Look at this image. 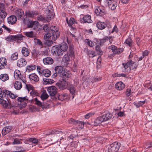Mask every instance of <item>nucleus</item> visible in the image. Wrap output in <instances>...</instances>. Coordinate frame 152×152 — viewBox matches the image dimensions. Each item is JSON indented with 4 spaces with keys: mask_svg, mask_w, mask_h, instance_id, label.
I'll use <instances>...</instances> for the list:
<instances>
[{
    "mask_svg": "<svg viewBox=\"0 0 152 152\" xmlns=\"http://www.w3.org/2000/svg\"><path fill=\"white\" fill-rule=\"evenodd\" d=\"M24 34L27 37H34V33L32 31L29 32H25Z\"/></svg>",
    "mask_w": 152,
    "mask_h": 152,
    "instance_id": "nucleus-48",
    "label": "nucleus"
},
{
    "mask_svg": "<svg viewBox=\"0 0 152 152\" xmlns=\"http://www.w3.org/2000/svg\"><path fill=\"white\" fill-rule=\"evenodd\" d=\"M66 21L69 26H70L74 23L75 22V19L73 18H71L69 21L68 18H66Z\"/></svg>",
    "mask_w": 152,
    "mask_h": 152,
    "instance_id": "nucleus-43",
    "label": "nucleus"
},
{
    "mask_svg": "<svg viewBox=\"0 0 152 152\" xmlns=\"http://www.w3.org/2000/svg\"><path fill=\"white\" fill-rule=\"evenodd\" d=\"M54 81L53 80L49 79H48L43 78V83L44 84H51L53 83Z\"/></svg>",
    "mask_w": 152,
    "mask_h": 152,
    "instance_id": "nucleus-41",
    "label": "nucleus"
},
{
    "mask_svg": "<svg viewBox=\"0 0 152 152\" xmlns=\"http://www.w3.org/2000/svg\"><path fill=\"white\" fill-rule=\"evenodd\" d=\"M66 81L65 80H61L59 82L56 83V85L59 88L61 89H64L66 88Z\"/></svg>",
    "mask_w": 152,
    "mask_h": 152,
    "instance_id": "nucleus-17",
    "label": "nucleus"
},
{
    "mask_svg": "<svg viewBox=\"0 0 152 152\" xmlns=\"http://www.w3.org/2000/svg\"><path fill=\"white\" fill-rule=\"evenodd\" d=\"M21 75L20 71H15L14 73V76L15 78L17 77L19 78L21 76Z\"/></svg>",
    "mask_w": 152,
    "mask_h": 152,
    "instance_id": "nucleus-54",
    "label": "nucleus"
},
{
    "mask_svg": "<svg viewBox=\"0 0 152 152\" xmlns=\"http://www.w3.org/2000/svg\"><path fill=\"white\" fill-rule=\"evenodd\" d=\"M120 146V144L119 143L115 142L109 145L108 148V151L117 152Z\"/></svg>",
    "mask_w": 152,
    "mask_h": 152,
    "instance_id": "nucleus-3",
    "label": "nucleus"
},
{
    "mask_svg": "<svg viewBox=\"0 0 152 152\" xmlns=\"http://www.w3.org/2000/svg\"><path fill=\"white\" fill-rule=\"evenodd\" d=\"M12 129L11 126H7L4 127L2 131V134L3 135H5L10 132Z\"/></svg>",
    "mask_w": 152,
    "mask_h": 152,
    "instance_id": "nucleus-22",
    "label": "nucleus"
},
{
    "mask_svg": "<svg viewBox=\"0 0 152 152\" xmlns=\"http://www.w3.org/2000/svg\"><path fill=\"white\" fill-rule=\"evenodd\" d=\"M45 41L46 42H45V44L48 46H51L53 42V41L51 40H48Z\"/></svg>",
    "mask_w": 152,
    "mask_h": 152,
    "instance_id": "nucleus-55",
    "label": "nucleus"
},
{
    "mask_svg": "<svg viewBox=\"0 0 152 152\" xmlns=\"http://www.w3.org/2000/svg\"><path fill=\"white\" fill-rule=\"evenodd\" d=\"M37 18L39 21H42L45 23L48 21L46 18L44 17L42 15H38Z\"/></svg>",
    "mask_w": 152,
    "mask_h": 152,
    "instance_id": "nucleus-40",
    "label": "nucleus"
},
{
    "mask_svg": "<svg viewBox=\"0 0 152 152\" xmlns=\"http://www.w3.org/2000/svg\"><path fill=\"white\" fill-rule=\"evenodd\" d=\"M15 88L17 90H20L22 87L21 82L18 81H16L14 84Z\"/></svg>",
    "mask_w": 152,
    "mask_h": 152,
    "instance_id": "nucleus-31",
    "label": "nucleus"
},
{
    "mask_svg": "<svg viewBox=\"0 0 152 152\" xmlns=\"http://www.w3.org/2000/svg\"><path fill=\"white\" fill-rule=\"evenodd\" d=\"M8 23L10 24H13L15 23L17 20L16 17L15 15H12L7 19Z\"/></svg>",
    "mask_w": 152,
    "mask_h": 152,
    "instance_id": "nucleus-20",
    "label": "nucleus"
},
{
    "mask_svg": "<svg viewBox=\"0 0 152 152\" xmlns=\"http://www.w3.org/2000/svg\"><path fill=\"white\" fill-rule=\"evenodd\" d=\"M27 64V62L24 58L19 59L17 61V65L19 67H21L25 66Z\"/></svg>",
    "mask_w": 152,
    "mask_h": 152,
    "instance_id": "nucleus-18",
    "label": "nucleus"
},
{
    "mask_svg": "<svg viewBox=\"0 0 152 152\" xmlns=\"http://www.w3.org/2000/svg\"><path fill=\"white\" fill-rule=\"evenodd\" d=\"M48 96L47 94L43 93L41 95V98L42 100H44L47 99L48 98Z\"/></svg>",
    "mask_w": 152,
    "mask_h": 152,
    "instance_id": "nucleus-52",
    "label": "nucleus"
},
{
    "mask_svg": "<svg viewBox=\"0 0 152 152\" xmlns=\"http://www.w3.org/2000/svg\"><path fill=\"white\" fill-rule=\"evenodd\" d=\"M14 36V41L16 40H21L23 39V36L20 34H18Z\"/></svg>",
    "mask_w": 152,
    "mask_h": 152,
    "instance_id": "nucleus-46",
    "label": "nucleus"
},
{
    "mask_svg": "<svg viewBox=\"0 0 152 152\" xmlns=\"http://www.w3.org/2000/svg\"><path fill=\"white\" fill-rule=\"evenodd\" d=\"M131 62L130 60L128 61L126 63H123V67L124 68L122 69V71L124 72H126L130 71Z\"/></svg>",
    "mask_w": 152,
    "mask_h": 152,
    "instance_id": "nucleus-9",
    "label": "nucleus"
},
{
    "mask_svg": "<svg viewBox=\"0 0 152 152\" xmlns=\"http://www.w3.org/2000/svg\"><path fill=\"white\" fill-rule=\"evenodd\" d=\"M29 78L31 80H33L35 82H37L39 80L38 77L34 73L29 75Z\"/></svg>",
    "mask_w": 152,
    "mask_h": 152,
    "instance_id": "nucleus-27",
    "label": "nucleus"
},
{
    "mask_svg": "<svg viewBox=\"0 0 152 152\" xmlns=\"http://www.w3.org/2000/svg\"><path fill=\"white\" fill-rule=\"evenodd\" d=\"M131 89L130 88H128L127 89L126 92V94L127 96L131 95Z\"/></svg>",
    "mask_w": 152,
    "mask_h": 152,
    "instance_id": "nucleus-63",
    "label": "nucleus"
},
{
    "mask_svg": "<svg viewBox=\"0 0 152 152\" xmlns=\"http://www.w3.org/2000/svg\"><path fill=\"white\" fill-rule=\"evenodd\" d=\"M96 50L98 53L99 55H102V51L100 49V46L99 45H97L96 47Z\"/></svg>",
    "mask_w": 152,
    "mask_h": 152,
    "instance_id": "nucleus-51",
    "label": "nucleus"
},
{
    "mask_svg": "<svg viewBox=\"0 0 152 152\" xmlns=\"http://www.w3.org/2000/svg\"><path fill=\"white\" fill-rule=\"evenodd\" d=\"M81 23H90L92 22V20H91V16L89 15H87L84 16L82 19L80 20Z\"/></svg>",
    "mask_w": 152,
    "mask_h": 152,
    "instance_id": "nucleus-10",
    "label": "nucleus"
},
{
    "mask_svg": "<svg viewBox=\"0 0 152 152\" xmlns=\"http://www.w3.org/2000/svg\"><path fill=\"white\" fill-rule=\"evenodd\" d=\"M48 54V51L46 50H44L43 51H40V55L45 56Z\"/></svg>",
    "mask_w": 152,
    "mask_h": 152,
    "instance_id": "nucleus-62",
    "label": "nucleus"
},
{
    "mask_svg": "<svg viewBox=\"0 0 152 152\" xmlns=\"http://www.w3.org/2000/svg\"><path fill=\"white\" fill-rule=\"evenodd\" d=\"M55 70L56 73L61 74L64 71V68L61 66H57L55 67Z\"/></svg>",
    "mask_w": 152,
    "mask_h": 152,
    "instance_id": "nucleus-36",
    "label": "nucleus"
},
{
    "mask_svg": "<svg viewBox=\"0 0 152 152\" xmlns=\"http://www.w3.org/2000/svg\"><path fill=\"white\" fill-rule=\"evenodd\" d=\"M69 123L70 124L78 126V127H77V129H82L84 127V123L83 122L78 121L73 118H70L69 120Z\"/></svg>",
    "mask_w": 152,
    "mask_h": 152,
    "instance_id": "nucleus-5",
    "label": "nucleus"
},
{
    "mask_svg": "<svg viewBox=\"0 0 152 152\" xmlns=\"http://www.w3.org/2000/svg\"><path fill=\"white\" fill-rule=\"evenodd\" d=\"M6 39L8 41H14V36L12 35L9 36L7 37Z\"/></svg>",
    "mask_w": 152,
    "mask_h": 152,
    "instance_id": "nucleus-57",
    "label": "nucleus"
},
{
    "mask_svg": "<svg viewBox=\"0 0 152 152\" xmlns=\"http://www.w3.org/2000/svg\"><path fill=\"white\" fill-rule=\"evenodd\" d=\"M38 14V12L36 11H28L25 12L26 16L29 17H33Z\"/></svg>",
    "mask_w": 152,
    "mask_h": 152,
    "instance_id": "nucleus-19",
    "label": "nucleus"
},
{
    "mask_svg": "<svg viewBox=\"0 0 152 152\" xmlns=\"http://www.w3.org/2000/svg\"><path fill=\"white\" fill-rule=\"evenodd\" d=\"M36 66L34 65H31L30 66H28L27 68V70L29 71H32L35 69Z\"/></svg>",
    "mask_w": 152,
    "mask_h": 152,
    "instance_id": "nucleus-50",
    "label": "nucleus"
},
{
    "mask_svg": "<svg viewBox=\"0 0 152 152\" xmlns=\"http://www.w3.org/2000/svg\"><path fill=\"white\" fill-rule=\"evenodd\" d=\"M104 121L102 118L101 116L99 117L96 119L94 122V125L95 126H97Z\"/></svg>",
    "mask_w": 152,
    "mask_h": 152,
    "instance_id": "nucleus-26",
    "label": "nucleus"
},
{
    "mask_svg": "<svg viewBox=\"0 0 152 152\" xmlns=\"http://www.w3.org/2000/svg\"><path fill=\"white\" fill-rule=\"evenodd\" d=\"M59 47L63 52H64L68 49V46L66 43L64 42L62 43Z\"/></svg>",
    "mask_w": 152,
    "mask_h": 152,
    "instance_id": "nucleus-28",
    "label": "nucleus"
},
{
    "mask_svg": "<svg viewBox=\"0 0 152 152\" xmlns=\"http://www.w3.org/2000/svg\"><path fill=\"white\" fill-rule=\"evenodd\" d=\"M22 53L23 55L25 56H28L30 53L29 50L26 47L23 48Z\"/></svg>",
    "mask_w": 152,
    "mask_h": 152,
    "instance_id": "nucleus-30",
    "label": "nucleus"
},
{
    "mask_svg": "<svg viewBox=\"0 0 152 152\" xmlns=\"http://www.w3.org/2000/svg\"><path fill=\"white\" fill-rule=\"evenodd\" d=\"M115 87L117 90H121L124 87V85L122 82L120 81L115 84Z\"/></svg>",
    "mask_w": 152,
    "mask_h": 152,
    "instance_id": "nucleus-24",
    "label": "nucleus"
},
{
    "mask_svg": "<svg viewBox=\"0 0 152 152\" xmlns=\"http://www.w3.org/2000/svg\"><path fill=\"white\" fill-rule=\"evenodd\" d=\"M68 88L70 92L73 95L75 93L76 89L72 85H69Z\"/></svg>",
    "mask_w": 152,
    "mask_h": 152,
    "instance_id": "nucleus-35",
    "label": "nucleus"
},
{
    "mask_svg": "<svg viewBox=\"0 0 152 152\" xmlns=\"http://www.w3.org/2000/svg\"><path fill=\"white\" fill-rule=\"evenodd\" d=\"M96 26L98 29L102 30L104 29L107 26L106 23L98 21L97 23Z\"/></svg>",
    "mask_w": 152,
    "mask_h": 152,
    "instance_id": "nucleus-13",
    "label": "nucleus"
},
{
    "mask_svg": "<svg viewBox=\"0 0 152 152\" xmlns=\"http://www.w3.org/2000/svg\"><path fill=\"white\" fill-rule=\"evenodd\" d=\"M40 51L36 50L34 49L32 52V54L34 56H37L40 55Z\"/></svg>",
    "mask_w": 152,
    "mask_h": 152,
    "instance_id": "nucleus-58",
    "label": "nucleus"
},
{
    "mask_svg": "<svg viewBox=\"0 0 152 152\" xmlns=\"http://www.w3.org/2000/svg\"><path fill=\"white\" fill-rule=\"evenodd\" d=\"M84 42L90 47H93L94 45V43L88 39H85Z\"/></svg>",
    "mask_w": 152,
    "mask_h": 152,
    "instance_id": "nucleus-42",
    "label": "nucleus"
},
{
    "mask_svg": "<svg viewBox=\"0 0 152 152\" xmlns=\"http://www.w3.org/2000/svg\"><path fill=\"white\" fill-rule=\"evenodd\" d=\"M70 58V55L65 54L63 58V60L66 64H68Z\"/></svg>",
    "mask_w": 152,
    "mask_h": 152,
    "instance_id": "nucleus-39",
    "label": "nucleus"
},
{
    "mask_svg": "<svg viewBox=\"0 0 152 152\" xmlns=\"http://www.w3.org/2000/svg\"><path fill=\"white\" fill-rule=\"evenodd\" d=\"M112 115L109 112H107L105 114L102 115L101 117L102 118L104 121H106L111 118Z\"/></svg>",
    "mask_w": 152,
    "mask_h": 152,
    "instance_id": "nucleus-21",
    "label": "nucleus"
},
{
    "mask_svg": "<svg viewBox=\"0 0 152 152\" xmlns=\"http://www.w3.org/2000/svg\"><path fill=\"white\" fill-rule=\"evenodd\" d=\"M87 54L90 57H93L95 55H94V52L91 51L89 50H87Z\"/></svg>",
    "mask_w": 152,
    "mask_h": 152,
    "instance_id": "nucleus-47",
    "label": "nucleus"
},
{
    "mask_svg": "<svg viewBox=\"0 0 152 152\" xmlns=\"http://www.w3.org/2000/svg\"><path fill=\"white\" fill-rule=\"evenodd\" d=\"M68 96V94L66 93L58 95V99L63 101L64 99H66Z\"/></svg>",
    "mask_w": 152,
    "mask_h": 152,
    "instance_id": "nucleus-38",
    "label": "nucleus"
},
{
    "mask_svg": "<svg viewBox=\"0 0 152 152\" xmlns=\"http://www.w3.org/2000/svg\"><path fill=\"white\" fill-rule=\"evenodd\" d=\"M7 61L5 57L0 58V70L4 69L7 66Z\"/></svg>",
    "mask_w": 152,
    "mask_h": 152,
    "instance_id": "nucleus-8",
    "label": "nucleus"
},
{
    "mask_svg": "<svg viewBox=\"0 0 152 152\" xmlns=\"http://www.w3.org/2000/svg\"><path fill=\"white\" fill-rule=\"evenodd\" d=\"M32 101L34 104L37 105L39 107H42L43 105L42 102L37 97L33 99Z\"/></svg>",
    "mask_w": 152,
    "mask_h": 152,
    "instance_id": "nucleus-37",
    "label": "nucleus"
},
{
    "mask_svg": "<svg viewBox=\"0 0 152 152\" xmlns=\"http://www.w3.org/2000/svg\"><path fill=\"white\" fill-rule=\"evenodd\" d=\"M28 140L33 143H37L38 142V140L35 138H30L28 139Z\"/></svg>",
    "mask_w": 152,
    "mask_h": 152,
    "instance_id": "nucleus-49",
    "label": "nucleus"
},
{
    "mask_svg": "<svg viewBox=\"0 0 152 152\" xmlns=\"http://www.w3.org/2000/svg\"><path fill=\"white\" fill-rule=\"evenodd\" d=\"M43 63L45 64H51L53 62V59L50 57H46L43 60Z\"/></svg>",
    "mask_w": 152,
    "mask_h": 152,
    "instance_id": "nucleus-23",
    "label": "nucleus"
},
{
    "mask_svg": "<svg viewBox=\"0 0 152 152\" xmlns=\"http://www.w3.org/2000/svg\"><path fill=\"white\" fill-rule=\"evenodd\" d=\"M71 76V73L69 72L64 71L61 74V76L62 78V80H68Z\"/></svg>",
    "mask_w": 152,
    "mask_h": 152,
    "instance_id": "nucleus-12",
    "label": "nucleus"
},
{
    "mask_svg": "<svg viewBox=\"0 0 152 152\" xmlns=\"http://www.w3.org/2000/svg\"><path fill=\"white\" fill-rule=\"evenodd\" d=\"M7 13L6 10H0V18L2 20L5 18L7 15Z\"/></svg>",
    "mask_w": 152,
    "mask_h": 152,
    "instance_id": "nucleus-34",
    "label": "nucleus"
},
{
    "mask_svg": "<svg viewBox=\"0 0 152 152\" xmlns=\"http://www.w3.org/2000/svg\"><path fill=\"white\" fill-rule=\"evenodd\" d=\"M102 79V77H94L92 79V80L93 82H98L101 80Z\"/></svg>",
    "mask_w": 152,
    "mask_h": 152,
    "instance_id": "nucleus-64",
    "label": "nucleus"
},
{
    "mask_svg": "<svg viewBox=\"0 0 152 152\" xmlns=\"http://www.w3.org/2000/svg\"><path fill=\"white\" fill-rule=\"evenodd\" d=\"M18 58V54L17 53H15L12 54L11 56V59L15 60Z\"/></svg>",
    "mask_w": 152,
    "mask_h": 152,
    "instance_id": "nucleus-53",
    "label": "nucleus"
},
{
    "mask_svg": "<svg viewBox=\"0 0 152 152\" xmlns=\"http://www.w3.org/2000/svg\"><path fill=\"white\" fill-rule=\"evenodd\" d=\"M57 88L54 86H51L48 87L47 91L50 96H54L57 93Z\"/></svg>",
    "mask_w": 152,
    "mask_h": 152,
    "instance_id": "nucleus-7",
    "label": "nucleus"
},
{
    "mask_svg": "<svg viewBox=\"0 0 152 152\" xmlns=\"http://www.w3.org/2000/svg\"><path fill=\"white\" fill-rule=\"evenodd\" d=\"M108 48L112 50L113 53L114 54H120L124 50L123 48H118L116 46L114 45H112L109 46Z\"/></svg>",
    "mask_w": 152,
    "mask_h": 152,
    "instance_id": "nucleus-6",
    "label": "nucleus"
},
{
    "mask_svg": "<svg viewBox=\"0 0 152 152\" xmlns=\"http://www.w3.org/2000/svg\"><path fill=\"white\" fill-rule=\"evenodd\" d=\"M9 77L7 74H2L0 75V79L3 81H5L9 79Z\"/></svg>",
    "mask_w": 152,
    "mask_h": 152,
    "instance_id": "nucleus-33",
    "label": "nucleus"
},
{
    "mask_svg": "<svg viewBox=\"0 0 152 152\" xmlns=\"http://www.w3.org/2000/svg\"><path fill=\"white\" fill-rule=\"evenodd\" d=\"M125 43L127 44L130 47H132V41L130 38H128L125 41Z\"/></svg>",
    "mask_w": 152,
    "mask_h": 152,
    "instance_id": "nucleus-44",
    "label": "nucleus"
},
{
    "mask_svg": "<svg viewBox=\"0 0 152 152\" xmlns=\"http://www.w3.org/2000/svg\"><path fill=\"white\" fill-rule=\"evenodd\" d=\"M41 73L42 74L46 77H49L51 74L50 71L48 69H44L42 71V72Z\"/></svg>",
    "mask_w": 152,
    "mask_h": 152,
    "instance_id": "nucleus-32",
    "label": "nucleus"
},
{
    "mask_svg": "<svg viewBox=\"0 0 152 152\" xmlns=\"http://www.w3.org/2000/svg\"><path fill=\"white\" fill-rule=\"evenodd\" d=\"M15 14L18 19H22L24 16V12L21 9L16 10L15 12Z\"/></svg>",
    "mask_w": 152,
    "mask_h": 152,
    "instance_id": "nucleus-11",
    "label": "nucleus"
},
{
    "mask_svg": "<svg viewBox=\"0 0 152 152\" xmlns=\"http://www.w3.org/2000/svg\"><path fill=\"white\" fill-rule=\"evenodd\" d=\"M51 36V35L50 33H48L44 35V39L45 40H49V38H50Z\"/></svg>",
    "mask_w": 152,
    "mask_h": 152,
    "instance_id": "nucleus-56",
    "label": "nucleus"
},
{
    "mask_svg": "<svg viewBox=\"0 0 152 152\" xmlns=\"http://www.w3.org/2000/svg\"><path fill=\"white\" fill-rule=\"evenodd\" d=\"M104 121L102 118L101 116L99 117L96 119L94 122V125L95 126H97Z\"/></svg>",
    "mask_w": 152,
    "mask_h": 152,
    "instance_id": "nucleus-25",
    "label": "nucleus"
},
{
    "mask_svg": "<svg viewBox=\"0 0 152 152\" xmlns=\"http://www.w3.org/2000/svg\"><path fill=\"white\" fill-rule=\"evenodd\" d=\"M104 11L105 10L103 9L100 7H98L95 9L94 12L97 15L102 16L104 15Z\"/></svg>",
    "mask_w": 152,
    "mask_h": 152,
    "instance_id": "nucleus-15",
    "label": "nucleus"
},
{
    "mask_svg": "<svg viewBox=\"0 0 152 152\" xmlns=\"http://www.w3.org/2000/svg\"><path fill=\"white\" fill-rule=\"evenodd\" d=\"M54 53L55 55L60 56L63 55V51L59 47H54L53 48Z\"/></svg>",
    "mask_w": 152,
    "mask_h": 152,
    "instance_id": "nucleus-16",
    "label": "nucleus"
},
{
    "mask_svg": "<svg viewBox=\"0 0 152 152\" xmlns=\"http://www.w3.org/2000/svg\"><path fill=\"white\" fill-rule=\"evenodd\" d=\"M108 6L112 10H114L116 8L117 4L116 2H114L113 3H112L110 5H108Z\"/></svg>",
    "mask_w": 152,
    "mask_h": 152,
    "instance_id": "nucleus-45",
    "label": "nucleus"
},
{
    "mask_svg": "<svg viewBox=\"0 0 152 152\" xmlns=\"http://www.w3.org/2000/svg\"><path fill=\"white\" fill-rule=\"evenodd\" d=\"M8 96L12 99H15L18 97L17 95H15L10 91L7 90H4L2 91V89H0V103L4 108L10 109L12 108V109L14 110L15 107H17L11 104L10 99L7 98Z\"/></svg>",
    "mask_w": 152,
    "mask_h": 152,
    "instance_id": "nucleus-1",
    "label": "nucleus"
},
{
    "mask_svg": "<svg viewBox=\"0 0 152 152\" xmlns=\"http://www.w3.org/2000/svg\"><path fill=\"white\" fill-rule=\"evenodd\" d=\"M47 13L46 18L48 21L52 19L54 17V13L53 10L51 5H49L47 7V10H46Z\"/></svg>",
    "mask_w": 152,
    "mask_h": 152,
    "instance_id": "nucleus-4",
    "label": "nucleus"
},
{
    "mask_svg": "<svg viewBox=\"0 0 152 152\" xmlns=\"http://www.w3.org/2000/svg\"><path fill=\"white\" fill-rule=\"evenodd\" d=\"M51 32L55 31L56 30H59V29L56 26H52L50 27Z\"/></svg>",
    "mask_w": 152,
    "mask_h": 152,
    "instance_id": "nucleus-61",
    "label": "nucleus"
},
{
    "mask_svg": "<svg viewBox=\"0 0 152 152\" xmlns=\"http://www.w3.org/2000/svg\"><path fill=\"white\" fill-rule=\"evenodd\" d=\"M43 29L46 32H48L49 31V28L47 24L44 25L43 27Z\"/></svg>",
    "mask_w": 152,
    "mask_h": 152,
    "instance_id": "nucleus-60",
    "label": "nucleus"
},
{
    "mask_svg": "<svg viewBox=\"0 0 152 152\" xmlns=\"http://www.w3.org/2000/svg\"><path fill=\"white\" fill-rule=\"evenodd\" d=\"M22 142L18 139L16 138L14 140L12 144L13 145L21 144Z\"/></svg>",
    "mask_w": 152,
    "mask_h": 152,
    "instance_id": "nucleus-59",
    "label": "nucleus"
},
{
    "mask_svg": "<svg viewBox=\"0 0 152 152\" xmlns=\"http://www.w3.org/2000/svg\"><path fill=\"white\" fill-rule=\"evenodd\" d=\"M51 33L52 34V39L53 40H56L59 37L60 33L59 30H56V31H55L51 32Z\"/></svg>",
    "mask_w": 152,
    "mask_h": 152,
    "instance_id": "nucleus-14",
    "label": "nucleus"
},
{
    "mask_svg": "<svg viewBox=\"0 0 152 152\" xmlns=\"http://www.w3.org/2000/svg\"><path fill=\"white\" fill-rule=\"evenodd\" d=\"M131 62L130 71L135 69L138 65V63L137 62H134L132 60H130Z\"/></svg>",
    "mask_w": 152,
    "mask_h": 152,
    "instance_id": "nucleus-29",
    "label": "nucleus"
},
{
    "mask_svg": "<svg viewBox=\"0 0 152 152\" xmlns=\"http://www.w3.org/2000/svg\"><path fill=\"white\" fill-rule=\"evenodd\" d=\"M28 99L27 96H26L24 97H19L18 98L17 100L18 102L20 103H18L19 105L20 106H16V107H15V109L14 110L15 111V110H17V109L19 108V107H20V108L23 107H24L27 105L26 102H28Z\"/></svg>",
    "mask_w": 152,
    "mask_h": 152,
    "instance_id": "nucleus-2",
    "label": "nucleus"
}]
</instances>
